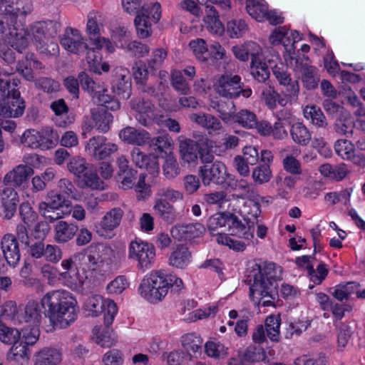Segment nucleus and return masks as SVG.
<instances>
[{"label":"nucleus","instance_id":"1","mask_svg":"<svg viewBox=\"0 0 365 365\" xmlns=\"http://www.w3.org/2000/svg\"><path fill=\"white\" fill-rule=\"evenodd\" d=\"M277 269L280 271L281 267ZM280 277L277 276V268L274 263H253L248 267L245 282L250 286V299H257L256 303L264 307L274 305L278 297V283Z\"/></svg>","mask_w":365,"mask_h":365},{"label":"nucleus","instance_id":"2","mask_svg":"<svg viewBox=\"0 0 365 365\" xmlns=\"http://www.w3.org/2000/svg\"><path fill=\"white\" fill-rule=\"evenodd\" d=\"M76 299L65 290L48 292L43 297V316L53 327L65 329L77 317Z\"/></svg>","mask_w":365,"mask_h":365},{"label":"nucleus","instance_id":"3","mask_svg":"<svg viewBox=\"0 0 365 365\" xmlns=\"http://www.w3.org/2000/svg\"><path fill=\"white\" fill-rule=\"evenodd\" d=\"M182 288L183 282L180 278L158 270L153 271L146 276L143 279L139 289L140 294L145 299L151 303H157L165 298L168 289L178 294Z\"/></svg>","mask_w":365,"mask_h":365},{"label":"nucleus","instance_id":"4","mask_svg":"<svg viewBox=\"0 0 365 365\" xmlns=\"http://www.w3.org/2000/svg\"><path fill=\"white\" fill-rule=\"evenodd\" d=\"M161 17L160 4L158 2L142 6L134 19L138 38H145L152 35V21L157 24Z\"/></svg>","mask_w":365,"mask_h":365},{"label":"nucleus","instance_id":"5","mask_svg":"<svg viewBox=\"0 0 365 365\" xmlns=\"http://www.w3.org/2000/svg\"><path fill=\"white\" fill-rule=\"evenodd\" d=\"M84 309L88 312V315L96 317L99 313L104 314V324L109 327L113 322L115 316L118 312L116 304L110 299H103L99 295H93L88 297L83 306Z\"/></svg>","mask_w":365,"mask_h":365},{"label":"nucleus","instance_id":"6","mask_svg":"<svg viewBox=\"0 0 365 365\" xmlns=\"http://www.w3.org/2000/svg\"><path fill=\"white\" fill-rule=\"evenodd\" d=\"M180 153L183 162L188 164L196 163L199 160L202 163H210L214 160V155L207 148L190 139L180 142Z\"/></svg>","mask_w":365,"mask_h":365},{"label":"nucleus","instance_id":"7","mask_svg":"<svg viewBox=\"0 0 365 365\" xmlns=\"http://www.w3.org/2000/svg\"><path fill=\"white\" fill-rule=\"evenodd\" d=\"M198 173L205 186L213 183L225 187L228 184L227 180H233L232 175L227 173L225 165L220 161H216L210 165L200 166Z\"/></svg>","mask_w":365,"mask_h":365},{"label":"nucleus","instance_id":"8","mask_svg":"<svg viewBox=\"0 0 365 365\" xmlns=\"http://www.w3.org/2000/svg\"><path fill=\"white\" fill-rule=\"evenodd\" d=\"M60 43L65 50L73 54L80 55L86 51H92L91 44L84 41L80 31L71 27H67L60 36Z\"/></svg>","mask_w":365,"mask_h":365},{"label":"nucleus","instance_id":"9","mask_svg":"<svg viewBox=\"0 0 365 365\" xmlns=\"http://www.w3.org/2000/svg\"><path fill=\"white\" fill-rule=\"evenodd\" d=\"M155 257V247L146 242L133 241L129 245L128 258L138 261L140 269L148 268Z\"/></svg>","mask_w":365,"mask_h":365},{"label":"nucleus","instance_id":"10","mask_svg":"<svg viewBox=\"0 0 365 365\" xmlns=\"http://www.w3.org/2000/svg\"><path fill=\"white\" fill-rule=\"evenodd\" d=\"M32 9L31 0H0V16L10 18L11 23L14 19L30 14Z\"/></svg>","mask_w":365,"mask_h":365},{"label":"nucleus","instance_id":"11","mask_svg":"<svg viewBox=\"0 0 365 365\" xmlns=\"http://www.w3.org/2000/svg\"><path fill=\"white\" fill-rule=\"evenodd\" d=\"M26 108V103L21 97L20 92L14 91L7 98L0 101V117L4 118H16L21 116Z\"/></svg>","mask_w":365,"mask_h":365},{"label":"nucleus","instance_id":"12","mask_svg":"<svg viewBox=\"0 0 365 365\" xmlns=\"http://www.w3.org/2000/svg\"><path fill=\"white\" fill-rule=\"evenodd\" d=\"M101 18V14L96 11L89 12L88 15L86 34L89 37L93 51L96 49H101L103 43H109L106 38L100 37V26H102Z\"/></svg>","mask_w":365,"mask_h":365},{"label":"nucleus","instance_id":"13","mask_svg":"<svg viewBox=\"0 0 365 365\" xmlns=\"http://www.w3.org/2000/svg\"><path fill=\"white\" fill-rule=\"evenodd\" d=\"M215 90L220 96L228 98L238 97L241 88V78L237 75H222L215 84Z\"/></svg>","mask_w":365,"mask_h":365},{"label":"nucleus","instance_id":"14","mask_svg":"<svg viewBox=\"0 0 365 365\" xmlns=\"http://www.w3.org/2000/svg\"><path fill=\"white\" fill-rule=\"evenodd\" d=\"M9 29V35L11 39L9 43L18 52L21 53L29 44V38L30 36L29 31L22 25L19 24L16 19L11 20L10 22L6 23Z\"/></svg>","mask_w":365,"mask_h":365},{"label":"nucleus","instance_id":"15","mask_svg":"<svg viewBox=\"0 0 365 365\" xmlns=\"http://www.w3.org/2000/svg\"><path fill=\"white\" fill-rule=\"evenodd\" d=\"M205 232V227L201 223L178 224L170 230L172 237L178 241L190 240L199 237Z\"/></svg>","mask_w":365,"mask_h":365},{"label":"nucleus","instance_id":"16","mask_svg":"<svg viewBox=\"0 0 365 365\" xmlns=\"http://www.w3.org/2000/svg\"><path fill=\"white\" fill-rule=\"evenodd\" d=\"M130 107L137 113L135 118L143 126H148L154 118V105L150 100L137 98L130 101Z\"/></svg>","mask_w":365,"mask_h":365},{"label":"nucleus","instance_id":"17","mask_svg":"<svg viewBox=\"0 0 365 365\" xmlns=\"http://www.w3.org/2000/svg\"><path fill=\"white\" fill-rule=\"evenodd\" d=\"M45 306H43V298L40 302L29 301L21 311L20 323L26 322L34 326L40 324Z\"/></svg>","mask_w":365,"mask_h":365},{"label":"nucleus","instance_id":"18","mask_svg":"<svg viewBox=\"0 0 365 365\" xmlns=\"http://www.w3.org/2000/svg\"><path fill=\"white\" fill-rule=\"evenodd\" d=\"M1 205H0V216L4 219H11L16 211L19 197L12 187L4 188L1 193Z\"/></svg>","mask_w":365,"mask_h":365},{"label":"nucleus","instance_id":"19","mask_svg":"<svg viewBox=\"0 0 365 365\" xmlns=\"http://www.w3.org/2000/svg\"><path fill=\"white\" fill-rule=\"evenodd\" d=\"M1 247L5 260L10 266L15 267L21 257L16 237L13 235H5L1 239Z\"/></svg>","mask_w":365,"mask_h":365},{"label":"nucleus","instance_id":"20","mask_svg":"<svg viewBox=\"0 0 365 365\" xmlns=\"http://www.w3.org/2000/svg\"><path fill=\"white\" fill-rule=\"evenodd\" d=\"M33 174L34 170L31 167L19 165L5 175L4 183L11 187H20L26 183Z\"/></svg>","mask_w":365,"mask_h":365},{"label":"nucleus","instance_id":"21","mask_svg":"<svg viewBox=\"0 0 365 365\" xmlns=\"http://www.w3.org/2000/svg\"><path fill=\"white\" fill-rule=\"evenodd\" d=\"M111 89L120 99H128L132 90L130 77L128 74L116 71L111 81Z\"/></svg>","mask_w":365,"mask_h":365},{"label":"nucleus","instance_id":"22","mask_svg":"<svg viewBox=\"0 0 365 365\" xmlns=\"http://www.w3.org/2000/svg\"><path fill=\"white\" fill-rule=\"evenodd\" d=\"M50 108L56 115L55 122L58 126L65 128L75 121V115L73 113H68L69 108L64 99L59 98L53 101Z\"/></svg>","mask_w":365,"mask_h":365},{"label":"nucleus","instance_id":"23","mask_svg":"<svg viewBox=\"0 0 365 365\" xmlns=\"http://www.w3.org/2000/svg\"><path fill=\"white\" fill-rule=\"evenodd\" d=\"M119 137L126 143L140 146L150 140V133L143 129L128 126L120 131Z\"/></svg>","mask_w":365,"mask_h":365},{"label":"nucleus","instance_id":"24","mask_svg":"<svg viewBox=\"0 0 365 365\" xmlns=\"http://www.w3.org/2000/svg\"><path fill=\"white\" fill-rule=\"evenodd\" d=\"M355 128V120L351 113L347 110L335 118L333 129L341 136L349 138L352 136Z\"/></svg>","mask_w":365,"mask_h":365},{"label":"nucleus","instance_id":"25","mask_svg":"<svg viewBox=\"0 0 365 365\" xmlns=\"http://www.w3.org/2000/svg\"><path fill=\"white\" fill-rule=\"evenodd\" d=\"M205 16L203 21L207 29L216 35L221 36L225 31L222 23L219 19L218 12L213 6H205Z\"/></svg>","mask_w":365,"mask_h":365},{"label":"nucleus","instance_id":"26","mask_svg":"<svg viewBox=\"0 0 365 365\" xmlns=\"http://www.w3.org/2000/svg\"><path fill=\"white\" fill-rule=\"evenodd\" d=\"M189 118L198 125L206 128L209 130V133L220 131L223 128L221 121L211 114L204 113H192L189 115Z\"/></svg>","mask_w":365,"mask_h":365},{"label":"nucleus","instance_id":"27","mask_svg":"<svg viewBox=\"0 0 365 365\" xmlns=\"http://www.w3.org/2000/svg\"><path fill=\"white\" fill-rule=\"evenodd\" d=\"M54 239L58 243H66L72 240L77 232L78 227L73 223L66 221H59L55 226Z\"/></svg>","mask_w":365,"mask_h":365},{"label":"nucleus","instance_id":"28","mask_svg":"<svg viewBox=\"0 0 365 365\" xmlns=\"http://www.w3.org/2000/svg\"><path fill=\"white\" fill-rule=\"evenodd\" d=\"M95 126L101 132H107L113 122V115L104 108H95L91 110Z\"/></svg>","mask_w":365,"mask_h":365},{"label":"nucleus","instance_id":"29","mask_svg":"<svg viewBox=\"0 0 365 365\" xmlns=\"http://www.w3.org/2000/svg\"><path fill=\"white\" fill-rule=\"evenodd\" d=\"M191 253L188 248L184 245H179L176 249L171 252L169 257V264L177 267L184 268L190 262Z\"/></svg>","mask_w":365,"mask_h":365},{"label":"nucleus","instance_id":"30","mask_svg":"<svg viewBox=\"0 0 365 365\" xmlns=\"http://www.w3.org/2000/svg\"><path fill=\"white\" fill-rule=\"evenodd\" d=\"M210 106L219 113L222 121L226 123L232 122V116L235 113V106L232 101H212Z\"/></svg>","mask_w":365,"mask_h":365},{"label":"nucleus","instance_id":"31","mask_svg":"<svg viewBox=\"0 0 365 365\" xmlns=\"http://www.w3.org/2000/svg\"><path fill=\"white\" fill-rule=\"evenodd\" d=\"M262 100L268 108L273 110L277 107V103L284 107L287 103V98L278 93L274 87H265L262 91Z\"/></svg>","mask_w":365,"mask_h":365},{"label":"nucleus","instance_id":"32","mask_svg":"<svg viewBox=\"0 0 365 365\" xmlns=\"http://www.w3.org/2000/svg\"><path fill=\"white\" fill-rule=\"evenodd\" d=\"M123 211L120 207H115L107 212L102 218L100 225L106 231H112L118 227L121 222Z\"/></svg>","mask_w":365,"mask_h":365},{"label":"nucleus","instance_id":"33","mask_svg":"<svg viewBox=\"0 0 365 365\" xmlns=\"http://www.w3.org/2000/svg\"><path fill=\"white\" fill-rule=\"evenodd\" d=\"M155 214L167 223H173L176 219L175 209L166 200H157L153 207Z\"/></svg>","mask_w":365,"mask_h":365},{"label":"nucleus","instance_id":"34","mask_svg":"<svg viewBox=\"0 0 365 365\" xmlns=\"http://www.w3.org/2000/svg\"><path fill=\"white\" fill-rule=\"evenodd\" d=\"M304 115L306 118L311 120L314 125L318 128H327L329 126L326 116L321 108L316 106H306L304 109Z\"/></svg>","mask_w":365,"mask_h":365},{"label":"nucleus","instance_id":"35","mask_svg":"<svg viewBox=\"0 0 365 365\" xmlns=\"http://www.w3.org/2000/svg\"><path fill=\"white\" fill-rule=\"evenodd\" d=\"M290 135L293 141L301 145H307L312 140L311 133L302 123H294L290 128Z\"/></svg>","mask_w":365,"mask_h":365},{"label":"nucleus","instance_id":"36","mask_svg":"<svg viewBox=\"0 0 365 365\" xmlns=\"http://www.w3.org/2000/svg\"><path fill=\"white\" fill-rule=\"evenodd\" d=\"M61 361V354L56 349H44L36 358L35 365H57Z\"/></svg>","mask_w":365,"mask_h":365},{"label":"nucleus","instance_id":"37","mask_svg":"<svg viewBox=\"0 0 365 365\" xmlns=\"http://www.w3.org/2000/svg\"><path fill=\"white\" fill-rule=\"evenodd\" d=\"M238 356L245 363H255L266 359L264 349L256 346H250L243 351H239Z\"/></svg>","mask_w":365,"mask_h":365},{"label":"nucleus","instance_id":"38","mask_svg":"<svg viewBox=\"0 0 365 365\" xmlns=\"http://www.w3.org/2000/svg\"><path fill=\"white\" fill-rule=\"evenodd\" d=\"M78 80L83 90L86 91L93 99L101 92L104 87L99 83H96L88 74L84 71L78 73Z\"/></svg>","mask_w":365,"mask_h":365},{"label":"nucleus","instance_id":"39","mask_svg":"<svg viewBox=\"0 0 365 365\" xmlns=\"http://www.w3.org/2000/svg\"><path fill=\"white\" fill-rule=\"evenodd\" d=\"M202 342V338L195 333H189L181 337V344L185 350V352L191 354L200 353Z\"/></svg>","mask_w":365,"mask_h":365},{"label":"nucleus","instance_id":"40","mask_svg":"<svg viewBox=\"0 0 365 365\" xmlns=\"http://www.w3.org/2000/svg\"><path fill=\"white\" fill-rule=\"evenodd\" d=\"M31 32L36 43V48L40 51V52L43 53L49 52L48 48V39L44 31L42 21L36 22L31 27Z\"/></svg>","mask_w":365,"mask_h":365},{"label":"nucleus","instance_id":"41","mask_svg":"<svg viewBox=\"0 0 365 365\" xmlns=\"http://www.w3.org/2000/svg\"><path fill=\"white\" fill-rule=\"evenodd\" d=\"M21 340L20 331L14 327L0 323V341L8 345L18 344Z\"/></svg>","mask_w":365,"mask_h":365},{"label":"nucleus","instance_id":"42","mask_svg":"<svg viewBox=\"0 0 365 365\" xmlns=\"http://www.w3.org/2000/svg\"><path fill=\"white\" fill-rule=\"evenodd\" d=\"M119 99L115 95L113 96L108 94V89L104 88L103 91L99 93L93 100L102 106V108L115 111L120 107Z\"/></svg>","mask_w":365,"mask_h":365},{"label":"nucleus","instance_id":"43","mask_svg":"<svg viewBox=\"0 0 365 365\" xmlns=\"http://www.w3.org/2000/svg\"><path fill=\"white\" fill-rule=\"evenodd\" d=\"M257 115L253 112L242 109L237 113H234L232 122L237 123L243 128L252 129L257 125Z\"/></svg>","mask_w":365,"mask_h":365},{"label":"nucleus","instance_id":"44","mask_svg":"<svg viewBox=\"0 0 365 365\" xmlns=\"http://www.w3.org/2000/svg\"><path fill=\"white\" fill-rule=\"evenodd\" d=\"M21 312L14 301H8L0 307V323H4L3 319L14 321L20 323Z\"/></svg>","mask_w":365,"mask_h":365},{"label":"nucleus","instance_id":"45","mask_svg":"<svg viewBox=\"0 0 365 365\" xmlns=\"http://www.w3.org/2000/svg\"><path fill=\"white\" fill-rule=\"evenodd\" d=\"M98 255L101 267L104 265L107 269H110V266L115 262V251L110 247L103 244L98 245L96 248Z\"/></svg>","mask_w":365,"mask_h":365},{"label":"nucleus","instance_id":"46","mask_svg":"<svg viewBox=\"0 0 365 365\" xmlns=\"http://www.w3.org/2000/svg\"><path fill=\"white\" fill-rule=\"evenodd\" d=\"M150 148L157 153L165 152V149L170 148L173 144V140L168 134H163L151 138L147 141Z\"/></svg>","mask_w":365,"mask_h":365},{"label":"nucleus","instance_id":"47","mask_svg":"<svg viewBox=\"0 0 365 365\" xmlns=\"http://www.w3.org/2000/svg\"><path fill=\"white\" fill-rule=\"evenodd\" d=\"M171 85L173 88L182 95H188L190 88L188 83L184 78L182 71L173 70L170 73Z\"/></svg>","mask_w":365,"mask_h":365},{"label":"nucleus","instance_id":"48","mask_svg":"<svg viewBox=\"0 0 365 365\" xmlns=\"http://www.w3.org/2000/svg\"><path fill=\"white\" fill-rule=\"evenodd\" d=\"M41 203L48 204V206L63 210V207L68 208L71 202L65 198L61 193L51 190L47 193L46 201Z\"/></svg>","mask_w":365,"mask_h":365},{"label":"nucleus","instance_id":"49","mask_svg":"<svg viewBox=\"0 0 365 365\" xmlns=\"http://www.w3.org/2000/svg\"><path fill=\"white\" fill-rule=\"evenodd\" d=\"M196 58L202 62H207L210 57V51L206 42L202 38L192 40L189 43Z\"/></svg>","mask_w":365,"mask_h":365},{"label":"nucleus","instance_id":"50","mask_svg":"<svg viewBox=\"0 0 365 365\" xmlns=\"http://www.w3.org/2000/svg\"><path fill=\"white\" fill-rule=\"evenodd\" d=\"M280 318L279 316L270 315L265 319L266 332L272 341H279Z\"/></svg>","mask_w":365,"mask_h":365},{"label":"nucleus","instance_id":"51","mask_svg":"<svg viewBox=\"0 0 365 365\" xmlns=\"http://www.w3.org/2000/svg\"><path fill=\"white\" fill-rule=\"evenodd\" d=\"M29 348L20 341L18 344L11 345L7 354V359L10 361H19V359H29Z\"/></svg>","mask_w":365,"mask_h":365},{"label":"nucleus","instance_id":"52","mask_svg":"<svg viewBox=\"0 0 365 365\" xmlns=\"http://www.w3.org/2000/svg\"><path fill=\"white\" fill-rule=\"evenodd\" d=\"M60 276L63 280L64 284L71 289H78L83 284L82 278L77 269L71 272H63L60 274Z\"/></svg>","mask_w":365,"mask_h":365},{"label":"nucleus","instance_id":"53","mask_svg":"<svg viewBox=\"0 0 365 365\" xmlns=\"http://www.w3.org/2000/svg\"><path fill=\"white\" fill-rule=\"evenodd\" d=\"M250 72L254 78L259 83L265 82L270 75L264 59L260 60V63H250Z\"/></svg>","mask_w":365,"mask_h":365},{"label":"nucleus","instance_id":"54","mask_svg":"<svg viewBox=\"0 0 365 365\" xmlns=\"http://www.w3.org/2000/svg\"><path fill=\"white\" fill-rule=\"evenodd\" d=\"M307 270L310 279L316 284H320L328 274V269L324 262H321L315 270L312 264H308Z\"/></svg>","mask_w":365,"mask_h":365},{"label":"nucleus","instance_id":"55","mask_svg":"<svg viewBox=\"0 0 365 365\" xmlns=\"http://www.w3.org/2000/svg\"><path fill=\"white\" fill-rule=\"evenodd\" d=\"M90 166L84 158L80 157L71 158L67 165L68 170L78 178H81Z\"/></svg>","mask_w":365,"mask_h":365},{"label":"nucleus","instance_id":"56","mask_svg":"<svg viewBox=\"0 0 365 365\" xmlns=\"http://www.w3.org/2000/svg\"><path fill=\"white\" fill-rule=\"evenodd\" d=\"M246 8L248 14L259 21L265 18L268 11L267 6L265 4L255 0L248 3Z\"/></svg>","mask_w":365,"mask_h":365},{"label":"nucleus","instance_id":"57","mask_svg":"<svg viewBox=\"0 0 365 365\" xmlns=\"http://www.w3.org/2000/svg\"><path fill=\"white\" fill-rule=\"evenodd\" d=\"M247 30V26L244 20H232L227 22V32L230 38H240Z\"/></svg>","mask_w":365,"mask_h":365},{"label":"nucleus","instance_id":"58","mask_svg":"<svg viewBox=\"0 0 365 365\" xmlns=\"http://www.w3.org/2000/svg\"><path fill=\"white\" fill-rule=\"evenodd\" d=\"M38 211L41 216L44 218L49 220L51 222H54L62 217L67 213L63 210L56 209L48 206V204L41 203L38 204Z\"/></svg>","mask_w":365,"mask_h":365},{"label":"nucleus","instance_id":"59","mask_svg":"<svg viewBox=\"0 0 365 365\" xmlns=\"http://www.w3.org/2000/svg\"><path fill=\"white\" fill-rule=\"evenodd\" d=\"M301 81L303 86L307 90H314L318 87L319 77L317 75V69L314 66L308 71L302 73Z\"/></svg>","mask_w":365,"mask_h":365},{"label":"nucleus","instance_id":"60","mask_svg":"<svg viewBox=\"0 0 365 365\" xmlns=\"http://www.w3.org/2000/svg\"><path fill=\"white\" fill-rule=\"evenodd\" d=\"M148 66L143 61H137L133 66V76L137 84L147 82L148 79Z\"/></svg>","mask_w":365,"mask_h":365},{"label":"nucleus","instance_id":"61","mask_svg":"<svg viewBox=\"0 0 365 365\" xmlns=\"http://www.w3.org/2000/svg\"><path fill=\"white\" fill-rule=\"evenodd\" d=\"M106 138L102 135L93 136L91 138L87 144L86 145L85 149L89 155L96 159L98 155V153L103 147L106 142Z\"/></svg>","mask_w":365,"mask_h":365},{"label":"nucleus","instance_id":"62","mask_svg":"<svg viewBox=\"0 0 365 365\" xmlns=\"http://www.w3.org/2000/svg\"><path fill=\"white\" fill-rule=\"evenodd\" d=\"M192 355L191 353L183 351L175 350L167 356V362L169 365H181L191 361Z\"/></svg>","mask_w":365,"mask_h":365},{"label":"nucleus","instance_id":"63","mask_svg":"<svg viewBox=\"0 0 365 365\" xmlns=\"http://www.w3.org/2000/svg\"><path fill=\"white\" fill-rule=\"evenodd\" d=\"M252 177L254 181L259 184L268 182L272 177L269 165L264 164L256 167L252 171Z\"/></svg>","mask_w":365,"mask_h":365},{"label":"nucleus","instance_id":"64","mask_svg":"<svg viewBox=\"0 0 365 365\" xmlns=\"http://www.w3.org/2000/svg\"><path fill=\"white\" fill-rule=\"evenodd\" d=\"M163 174L168 179H173L180 174V169L177 160L173 156H168L163 165Z\"/></svg>","mask_w":365,"mask_h":365}]
</instances>
